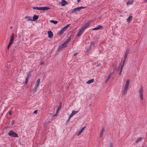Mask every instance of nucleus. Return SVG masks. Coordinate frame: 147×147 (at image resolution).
<instances>
[{"mask_svg": "<svg viewBox=\"0 0 147 147\" xmlns=\"http://www.w3.org/2000/svg\"><path fill=\"white\" fill-rule=\"evenodd\" d=\"M71 39V37H69L63 44L60 45L57 49V51H60L63 48L67 46V44L70 41Z\"/></svg>", "mask_w": 147, "mask_h": 147, "instance_id": "nucleus-1", "label": "nucleus"}, {"mask_svg": "<svg viewBox=\"0 0 147 147\" xmlns=\"http://www.w3.org/2000/svg\"><path fill=\"white\" fill-rule=\"evenodd\" d=\"M25 18L26 20L27 21H36L37 20V16L34 15L33 17L30 16H26Z\"/></svg>", "mask_w": 147, "mask_h": 147, "instance_id": "nucleus-2", "label": "nucleus"}, {"mask_svg": "<svg viewBox=\"0 0 147 147\" xmlns=\"http://www.w3.org/2000/svg\"><path fill=\"white\" fill-rule=\"evenodd\" d=\"M8 135L12 137H18V135L17 134L14 132L12 130L9 131L8 133Z\"/></svg>", "mask_w": 147, "mask_h": 147, "instance_id": "nucleus-3", "label": "nucleus"}, {"mask_svg": "<svg viewBox=\"0 0 147 147\" xmlns=\"http://www.w3.org/2000/svg\"><path fill=\"white\" fill-rule=\"evenodd\" d=\"M144 89L142 86H141L139 90L140 96L141 99L142 100L143 99V94Z\"/></svg>", "mask_w": 147, "mask_h": 147, "instance_id": "nucleus-4", "label": "nucleus"}, {"mask_svg": "<svg viewBox=\"0 0 147 147\" xmlns=\"http://www.w3.org/2000/svg\"><path fill=\"white\" fill-rule=\"evenodd\" d=\"M50 8L47 7H37V10H40V11H43L47 10L48 9H50Z\"/></svg>", "mask_w": 147, "mask_h": 147, "instance_id": "nucleus-5", "label": "nucleus"}, {"mask_svg": "<svg viewBox=\"0 0 147 147\" xmlns=\"http://www.w3.org/2000/svg\"><path fill=\"white\" fill-rule=\"evenodd\" d=\"M84 30H85L83 29V28H82V27H81L80 28L79 31L77 33V36H80L82 35Z\"/></svg>", "mask_w": 147, "mask_h": 147, "instance_id": "nucleus-6", "label": "nucleus"}, {"mask_svg": "<svg viewBox=\"0 0 147 147\" xmlns=\"http://www.w3.org/2000/svg\"><path fill=\"white\" fill-rule=\"evenodd\" d=\"M86 7H82V6H80L79 7H77L76 8L74 9V11H79L80 10L82 9H83L86 8Z\"/></svg>", "mask_w": 147, "mask_h": 147, "instance_id": "nucleus-7", "label": "nucleus"}, {"mask_svg": "<svg viewBox=\"0 0 147 147\" xmlns=\"http://www.w3.org/2000/svg\"><path fill=\"white\" fill-rule=\"evenodd\" d=\"M129 84L130 82L129 80H127L126 82V84L125 85L124 88L128 89Z\"/></svg>", "mask_w": 147, "mask_h": 147, "instance_id": "nucleus-8", "label": "nucleus"}, {"mask_svg": "<svg viewBox=\"0 0 147 147\" xmlns=\"http://www.w3.org/2000/svg\"><path fill=\"white\" fill-rule=\"evenodd\" d=\"M129 50L130 49H126L124 57V59H126L127 58L128 56V55L129 53Z\"/></svg>", "mask_w": 147, "mask_h": 147, "instance_id": "nucleus-9", "label": "nucleus"}, {"mask_svg": "<svg viewBox=\"0 0 147 147\" xmlns=\"http://www.w3.org/2000/svg\"><path fill=\"white\" fill-rule=\"evenodd\" d=\"M102 26L100 25H98L95 28H94L92 29V30H98L100 29H102Z\"/></svg>", "mask_w": 147, "mask_h": 147, "instance_id": "nucleus-10", "label": "nucleus"}, {"mask_svg": "<svg viewBox=\"0 0 147 147\" xmlns=\"http://www.w3.org/2000/svg\"><path fill=\"white\" fill-rule=\"evenodd\" d=\"M14 39V34L12 33L10 37V40L9 41V42L12 43Z\"/></svg>", "mask_w": 147, "mask_h": 147, "instance_id": "nucleus-11", "label": "nucleus"}, {"mask_svg": "<svg viewBox=\"0 0 147 147\" xmlns=\"http://www.w3.org/2000/svg\"><path fill=\"white\" fill-rule=\"evenodd\" d=\"M48 37L49 38H52L53 36V33L51 31H48Z\"/></svg>", "mask_w": 147, "mask_h": 147, "instance_id": "nucleus-12", "label": "nucleus"}, {"mask_svg": "<svg viewBox=\"0 0 147 147\" xmlns=\"http://www.w3.org/2000/svg\"><path fill=\"white\" fill-rule=\"evenodd\" d=\"M113 72H112L109 75V76H108V78H107V79L105 80V83H107L108 81V80L110 79V78H111V75H112V74H113Z\"/></svg>", "mask_w": 147, "mask_h": 147, "instance_id": "nucleus-13", "label": "nucleus"}, {"mask_svg": "<svg viewBox=\"0 0 147 147\" xmlns=\"http://www.w3.org/2000/svg\"><path fill=\"white\" fill-rule=\"evenodd\" d=\"M78 112V111H73L70 114V117H72L74 115L77 113Z\"/></svg>", "mask_w": 147, "mask_h": 147, "instance_id": "nucleus-14", "label": "nucleus"}, {"mask_svg": "<svg viewBox=\"0 0 147 147\" xmlns=\"http://www.w3.org/2000/svg\"><path fill=\"white\" fill-rule=\"evenodd\" d=\"M67 3L66 1H65V0H62V1L61 2V5L62 6H64L66 4H67Z\"/></svg>", "mask_w": 147, "mask_h": 147, "instance_id": "nucleus-15", "label": "nucleus"}, {"mask_svg": "<svg viewBox=\"0 0 147 147\" xmlns=\"http://www.w3.org/2000/svg\"><path fill=\"white\" fill-rule=\"evenodd\" d=\"M66 30L65 29H64V28H63L59 32V35H61L62 34H63L64 32H65V31Z\"/></svg>", "mask_w": 147, "mask_h": 147, "instance_id": "nucleus-16", "label": "nucleus"}, {"mask_svg": "<svg viewBox=\"0 0 147 147\" xmlns=\"http://www.w3.org/2000/svg\"><path fill=\"white\" fill-rule=\"evenodd\" d=\"M133 2L134 0H128L127 4L128 5H131L133 4Z\"/></svg>", "mask_w": 147, "mask_h": 147, "instance_id": "nucleus-17", "label": "nucleus"}, {"mask_svg": "<svg viewBox=\"0 0 147 147\" xmlns=\"http://www.w3.org/2000/svg\"><path fill=\"white\" fill-rule=\"evenodd\" d=\"M89 25V23L88 22L86 23L84 26L83 27H82L83 29H84V30L86 29L87 28V27Z\"/></svg>", "mask_w": 147, "mask_h": 147, "instance_id": "nucleus-18", "label": "nucleus"}, {"mask_svg": "<svg viewBox=\"0 0 147 147\" xmlns=\"http://www.w3.org/2000/svg\"><path fill=\"white\" fill-rule=\"evenodd\" d=\"M124 66V63H123L122 64V65L121 66L120 72L119 73V75H121V72L122 71L123 69V68Z\"/></svg>", "mask_w": 147, "mask_h": 147, "instance_id": "nucleus-19", "label": "nucleus"}, {"mask_svg": "<svg viewBox=\"0 0 147 147\" xmlns=\"http://www.w3.org/2000/svg\"><path fill=\"white\" fill-rule=\"evenodd\" d=\"M94 81V79H92L88 80L86 82V84H90L92 83Z\"/></svg>", "mask_w": 147, "mask_h": 147, "instance_id": "nucleus-20", "label": "nucleus"}, {"mask_svg": "<svg viewBox=\"0 0 147 147\" xmlns=\"http://www.w3.org/2000/svg\"><path fill=\"white\" fill-rule=\"evenodd\" d=\"M127 90L128 89L124 88V89L122 92V94L123 95H124L126 93Z\"/></svg>", "mask_w": 147, "mask_h": 147, "instance_id": "nucleus-21", "label": "nucleus"}, {"mask_svg": "<svg viewBox=\"0 0 147 147\" xmlns=\"http://www.w3.org/2000/svg\"><path fill=\"white\" fill-rule=\"evenodd\" d=\"M104 132V129L102 128L101 130L100 131V137H101L103 135V133Z\"/></svg>", "mask_w": 147, "mask_h": 147, "instance_id": "nucleus-22", "label": "nucleus"}, {"mask_svg": "<svg viewBox=\"0 0 147 147\" xmlns=\"http://www.w3.org/2000/svg\"><path fill=\"white\" fill-rule=\"evenodd\" d=\"M132 19V16H130L127 19V20L128 22H129Z\"/></svg>", "mask_w": 147, "mask_h": 147, "instance_id": "nucleus-23", "label": "nucleus"}, {"mask_svg": "<svg viewBox=\"0 0 147 147\" xmlns=\"http://www.w3.org/2000/svg\"><path fill=\"white\" fill-rule=\"evenodd\" d=\"M142 139V137H140L138 139L136 142L137 143H138L139 142H140Z\"/></svg>", "mask_w": 147, "mask_h": 147, "instance_id": "nucleus-24", "label": "nucleus"}, {"mask_svg": "<svg viewBox=\"0 0 147 147\" xmlns=\"http://www.w3.org/2000/svg\"><path fill=\"white\" fill-rule=\"evenodd\" d=\"M31 76V75L30 73H28V74L26 77V79H29L30 78V77Z\"/></svg>", "mask_w": 147, "mask_h": 147, "instance_id": "nucleus-25", "label": "nucleus"}, {"mask_svg": "<svg viewBox=\"0 0 147 147\" xmlns=\"http://www.w3.org/2000/svg\"><path fill=\"white\" fill-rule=\"evenodd\" d=\"M50 22L51 23H53L54 24H57V21H55L53 20H51L50 21Z\"/></svg>", "mask_w": 147, "mask_h": 147, "instance_id": "nucleus-26", "label": "nucleus"}, {"mask_svg": "<svg viewBox=\"0 0 147 147\" xmlns=\"http://www.w3.org/2000/svg\"><path fill=\"white\" fill-rule=\"evenodd\" d=\"M92 50L91 48L90 47H88L87 49V51L88 52H90Z\"/></svg>", "mask_w": 147, "mask_h": 147, "instance_id": "nucleus-27", "label": "nucleus"}, {"mask_svg": "<svg viewBox=\"0 0 147 147\" xmlns=\"http://www.w3.org/2000/svg\"><path fill=\"white\" fill-rule=\"evenodd\" d=\"M85 127H83L80 130V131L81 133L84 130V129L86 128Z\"/></svg>", "mask_w": 147, "mask_h": 147, "instance_id": "nucleus-28", "label": "nucleus"}, {"mask_svg": "<svg viewBox=\"0 0 147 147\" xmlns=\"http://www.w3.org/2000/svg\"><path fill=\"white\" fill-rule=\"evenodd\" d=\"M70 24H68L65 26L63 28L66 30V29L68 28Z\"/></svg>", "mask_w": 147, "mask_h": 147, "instance_id": "nucleus-29", "label": "nucleus"}, {"mask_svg": "<svg viewBox=\"0 0 147 147\" xmlns=\"http://www.w3.org/2000/svg\"><path fill=\"white\" fill-rule=\"evenodd\" d=\"M61 108V107H58L57 109L56 110V113H58V112H59V111L60 110V109Z\"/></svg>", "mask_w": 147, "mask_h": 147, "instance_id": "nucleus-30", "label": "nucleus"}, {"mask_svg": "<svg viewBox=\"0 0 147 147\" xmlns=\"http://www.w3.org/2000/svg\"><path fill=\"white\" fill-rule=\"evenodd\" d=\"M28 80H29V79H27L26 78V80H25V85H26L28 83Z\"/></svg>", "mask_w": 147, "mask_h": 147, "instance_id": "nucleus-31", "label": "nucleus"}, {"mask_svg": "<svg viewBox=\"0 0 147 147\" xmlns=\"http://www.w3.org/2000/svg\"><path fill=\"white\" fill-rule=\"evenodd\" d=\"M12 44V43H10V42L9 43V44L8 46H7V48L8 49L10 46L11 45V44Z\"/></svg>", "mask_w": 147, "mask_h": 147, "instance_id": "nucleus-32", "label": "nucleus"}, {"mask_svg": "<svg viewBox=\"0 0 147 147\" xmlns=\"http://www.w3.org/2000/svg\"><path fill=\"white\" fill-rule=\"evenodd\" d=\"M57 113H56H56L55 114L53 115V117H55V116H56L57 115Z\"/></svg>", "mask_w": 147, "mask_h": 147, "instance_id": "nucleus-33", "label": "nucleus"}, {"mask_svg": "<svg viewBox=\"0 0 147 147\" xmlns=\"http://www.w3.org/2000/svg\"><path fill=\"white\" fill-rule=\"evenodd\" d=\"M37 86H38V84L40 82V79H38V80H37Z\"/></svg>", "mask_w": 147, "mask_h": 147, "instance_id": "nucleus-34", "label": "nucleus"}, {"mask_svg": "<svg viewBox=\"0 0 147 147\" xmlns=\"http://www.w3.org/2000/svg\"><path fill=\"white\" fill-rule=\"evenodd\" d=\"M75 11H74V9H72V11H71V13H74L75 12Z\"/></svg>", "mask_w": 147, "mask_h": 147, "instance_id": "nucleus-35", "label": "nucleus"}, {"mask_svg": "<svg viewBox=\"0 0 147 147\" xmlns=\"http://www.w3.org/2000/svg\"><path fill=\"white\" fill-rule=\"evenodd\" d=\"M9 114L10 115H11V113H12V111H9Z\"/></svg>", "mask_w": 147, "mask_h": 147, "instance_id": "nucleus-36", "label": "nucleus"}, {"mask_svg": "<svg viewBox=\"0 0 147 147\" xmlns=\"http://www.w3.org/2000/svg\"><path fill=\"white\" fill-rule=\"evenodd\" d=\"M14 121H15L14 120H13V121H12V123H11L12 125H13V124H14Z\"/></svg>", "mask_w": 147, "mask_h": 147, "instance_id": "nucleus-37", "label": "nucleus"}, {"mask_svg": "<svg viewBox=\"0 0 147 147\" xmlns=\"http://www.w3.org/2000/svg\"><path fill=\"white\" fill-rule=\"evenodd\" d=\"M37 113V110H36L34 111L33 113L34 114L36 113Z\"/></svg>", "mask_w": 147, "mask_h": 147, "instance_id": "nucleus-38", "label": "nucleus"}, {"mask_svg": "<svg viewBox=\"0 0 147 147\" xmlns=\"http://www.w3.org/2000/svg\"><path fill=\"white\" fill-rule=\"evenodd\" d=\"M81 132H80L79 131V132L78 133V134H77V135H78V136H79V135H80L81 134Z\"/></svg>", "mask_w": 147, "mask_h": 147, "instance_id": "nucleus-39", "label": "nucleus"}, {"mask_svg": "<svg viewBox=\"0 0 147 147\" xmlns=\"http://www.w3.org/2000/svg\"><path fill=\"white\" fill-rule=\"evenodd\" d=\"M77 54H78L77 53H75L73 55V56H76L77 55Z\"/></svg>", "mask_w": 147, "mask_h": 147, "instance_id": "nucleus-40", "label": "nucleus"}, {"mask_svg": "<svg viewBox=\"0 0 147 147\" xmlns=\"http://www.w3.org/2000/svg\"><path fill=\"white\" fill-rule=\"evenodd\" d=\"M124 59V61H123V63H124V65L125 63V60H126V59Z\"/></svg>", "mask_w": 147, "mask_h": 147, "instance_id": "nucleus-41", "label": "nucleus"}, {"mask_svg": "<svg viewBox=\"0 0 147 147\" xmlns=\"http://www.w3.org/2000/svg\"><path fill=\"white\" fill-rule=\"evenodd\" d=\"M33 8L34 9H37V7H33Z\"/></svg>", "mask_w": 147, "mask_h": 147, "instance_id": "nucleus-42", "label": "nucleus"}, {"mask_svg": "<svg viewBox=\"0 0 147 147\" xmlns=\"http://www.w3.org/2000/svg\"><path fill=\"white\" fill-rule=\"evenodd\" d=\"M71 117H70V115H69V117H68V121L70 119Z\"/></svg>", "mask_w": 147, "mask_h": 147, "instance_id": "nucleus-43", "label": "nucleus"}, {"mask_svg": "<svg viewBox=\"0 0 147 147\" xmlns=\"http://www.w3.org/2000/svg\"><path fill=\"white\" fill-rule=\"evenodd\" d=\"M109 147H113V145H112L111 144L110 145V146Z\"/></svg>", "mask_w": 147, "mask_h": 147, "instance_id": "nucleus-44", "label": "nucleus"}, {"mask_svg": "<svg viewBox=\"0 0 147 147\" xmlns=\"http://www.w3.org/2000/svg\"><path fill=\"white\" fill-rule=\"evenodd\" d=\"M40 64H44V63H43V62H40Z\"/></svg>", "mask_w": 147, "mask_h": 147, "instance_id": "nucleus-45", "label": "nucleus"}, {"mask_svg": "<svg viewBox=\"0 0 147 147\" xmlns=\"http://www.w3.org/2000/svg\"><path fill=\"white\" fill-rule=\"evenodd\" d=\"M81 0H77V1L78 2H79V1H80Z\"/></svg>", "mask_w": 147, "mask_h": 147, "instance_id": "nucleus-46", "label": "nucleus"}, {"mask_svg": "<svg viewBox=\"0 0 147 147\" xmlns=\"http://www.w3.org/2000/svg\"><path fill=\"white\" fill-rule=\"evenodd\" d=\"M12 27H12V26H11V27H10V28H11V29H12Z\"/></svg>", "mask_w": 147, "mask_h": 147, "instance_id": "nucleus-47", "label": "nucleus"}, {"mask_svg": "<svg viewBox=\"0 0 147 147\" xmlns=\"http://www.w3.org/2000/svg\"><path fill=\"white\" fill-rule=\"evenodd\" d=\"M38 18V16H37V19Z\"/></svg>", "mask_w": 147, "mask_h": 147, "instance_id": "nucleus-48", "label": "nucleus"}]
</instances>
